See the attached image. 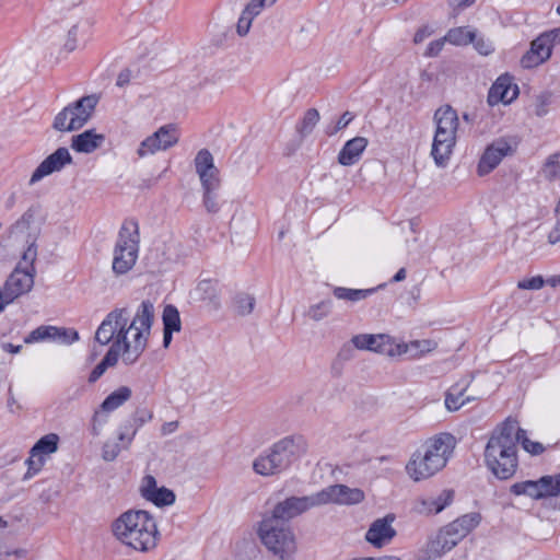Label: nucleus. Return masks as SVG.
I'll return each mask as SVG.
<instances>
[{
    "label": "nucleus",
    "mask_w": 560,
    "mask_h": 560,
    "mask_svg": "<svg viewBox=\"0 0 560 560\" xmlns=\"http://www.w3.org/2000/svg\"><path fill=\"white\" fill-rule=\"evenodd\" d=\"M154 322V306L143 301L135 313L127 307L110 311L95 332V341L109 345L110 351L127 365L135 364L145 351Z\"/></svg>",
    "instance_id": "obj_1"
},
{
    "label": "nucleus",
    "mask_w": 560,
    "mask_h": 560,
    "mask_svg": "<svg viewBox=\"0 0 560 560\" xmlns=\"http://www.w3.org/2000/svg\"><path fill=\"white\" fill-rule=\"evenodd\" d=\"M518 440L520 424L516 419H505L491 432L485 448V463L497 478L506 480L516 472Z\"/></svg>",
    "instance_id": "obj_2"
},
{
    "label": "nucleus",
    "mask_w": 560,
    "mask_h": 560,
    "mask_svg": "<svg viewBox=\"0 0 560 560\" xmlns=\"http://www.w3.org/2000/svg\"><path fill=\"white\" fill-rule=\"evenodd\" d=\"M110 529L122 546L143 553L153 551L161 538L155 518L144 510L121 513L113 521Z\"/></svg>",
    "instance_id": "obj_3"
},
{
    "label": "nucleus",
    "mask_w": 560,
    "mask_h": 560,
    "mask_svg": "<svg viewBox=\"0 0 560 560\" xmlns=\"http://www.w3.org/2000/svg\"><path fill=\"white\" fill-rule=\"evenodd\" d=\"M454 447L455 439L450 433H440L427 439L406 463L407 476L415 482L432 478L446 466Z\"/></svg>",
    "instance_id": "obj_4"
},
{
    "label": "nucleus",
    "mask_w": 560,
    "mask_h": 560,
    "mask_svg": "<svg viewBox=\"0 0 560 560\" xmlns=\"http://www.w3.org/2000/svg\"><path fill=\"white\" fill-rule=\"evenodd\" d=\"M481 520L480 513L470 512L448 523L419 550L418 560L441 558L469 535L480 524Z\"/></svg>",
    "instance_id": "obj_5"
},
{
    "label": "nucleus",
    "mask_w": 560,
    "mask_h": 560,
    "mask_svg": "<svg viewBox=\"0 0 560 560\" xmlns=\"http://www.w3.org/2000/svg\"><path fill=\"white\" fill-rule=\"evenodd\" d=\"M307 450L302 436H288L259 455L253 463V469L260 476H273L284 470L292 460L303 455Z\"/></svg>",
    "instance_id": "obj_6"
},
{
    "label": "nucleus",
    "mask_w": 560,
    "mask_h": 560,
    "mask_svg": "<svg viewBox=\"0 0 560 560\" xmlns=\"http://www.w3.org/2000/svg\"><path fill=\"white\" fill-rule=\"evenodd\" d=\"M435 133L431 155L438 166H445L456 144V132L459 125L458 115L451 106H442L434 114Z\"/></svg>",
    "instance_id": "obj_7"
},
{
    "label": "nucleus",
    "mask_w": 560,
    "mask_h": 560,
    "mask_svg": "<svg viewBox=\"0 0 560 560\" xmlns=\"http://www.w3.org/2000/svg\"><path fill=\"white\" fill-rule=\"evenodd\" d=\"M262 545L279 560H292L296 552L295 536L291 527L275 517L266 515L258 526Z\"/></svg>",
    "instance_id": "obj_8"
},
{
    "label": "nucleus",
    "mask_w": 560,
    "mask_h": 560,
    "mask_svg": "<svg viewBox=\"0 0 560 560\" xmlns=\"http://www.w3.org/2000/svg\"><path fill=\"white\" fill-rule=\"evenodd\" d=\"M97 103L95 95H88L69 104L55 116L52 128L61 132L81 129L93 116Z\"/></svg>",
    "instance_id": "obj_9"
},
{
    "label": "nucleus",
    "mask_w": 560,
    "mask_h": 560,
    "mask_svg": "<svg viewBox=\"0 0 560 560\" xmlns=\"http://www.w3.org/2000/svg\"><path fill=\"white\" fill-rule=\"evenodd\" d=\"M139 233L133 225H124L113 252L112 269L117 275L130 271L138 259Z\"/></svg>",
    "instance_id": "obj_10"
},
{
    "label": "nucleus",
    "mask_w": 560,
    "mask_h": 560,
    "mask_svg": "<svg viewBox=\"0 0 560 560\" xmlns=\"http://www.w3.org/2000/svg\"><path fill=\"white\" fill-rule=\"evenodd\" d=\"M36 248L31 244L23 254L22 261L11 272L4 283V295L8 304L13 300L27 293L34 284V267L33 262L36 258Z\"/></svg>",
    "instance_id": "obj_11"
},
{
    "label": "nucleus",
    "mask_w": 560,
    "mask_h": 560,
    "mask_svg": "<svg viewBox=\"0 0 560 560\" xmlns=\"http://www.w3.org/2000/svg\"><path fill=\"white\" fill-rule=\"evenodd\" d=\"M179 141V132L174 124L161 126L155 132L143 139L138 149L137 155L143 159L160 151H166Z\"/></svg>",
    "instance_id": "obj_12"
},
{
    "label": "nucleus",
    "mask_w": 560,
    "mask_h": 560,
    "mask_svg": "<svg viewBox=\"0 0 560 560\" xmlns=\"http://www.w3.org/2000/svg\"><path fill=\"white\" fill-rule=\"evenodd\" d=\"M320 505L318 492L305 497H291L279 502L269 516L287 523L291 518Z\"/></svg>",
    "instance_id": "obj_13"
},
{
    "label": "nucleus",
    "mask_w": 560,
    "mask_h": 560,
    "mask_svg": "<svg viewBox=\"0 0 560 560\" xmlns=\"http://www.w3.org/2000/svg\"><path fill=\"white\" fill-rule=\"evenodd\" d=\"M59 436L56 433H49L42 436L30 451L26 459L27 471L24 479L32 478L39 472L46 463V457L58 450Z\"/></svg>",
    "instance_id": "obj_14"
},
{
    "label": "nucleus",
    "mask_w": 560,
    "mask_h": 560,
    "mask_svg": "<svg viewBox=\"0 0 560 560\" xmlns=\"http://www.w3.org/2000/svg\"><path fill=\"white\" fill-rule=\"evenodd\" d=\"M354 348L395 357L396 341L387 334H359L351 338Z\"/></svg>",
    "instance_id": "obj_15"
},
{
    "label": "nucleus",
    "mask_w": 560,
    "mask_h": 560,
    "mask_svg": "<svg viewBox=\"0 0 560 560\" xmlns=\"http://www.w3.org/2000/svg\"><path fill=\"white\" fill-rule=\"evenodd\" d=\"M72 163V156L67 148H58L49 154L32 173L28 185L33 186L52 173L60 172L66 165Z\"/></svg>",
    "instance_id": "obj_16"
},
{
    "label": "nucleus",
    "mask_w": 560,
    "mask_h": 560,
    "mask_svg": "<svg viewBox=\"0 0 560 560\" xmlns=\"http://www.w3.org/2000/svg\"><path fill=\"white\" fill-rule=\"evenodd\" d=\"M320 504H358L364 500V492L359 488L345 485L329 486L318 492Z\"/></svg>",
    "instance_id": "obj_17"
},
{
    "label": "nucleus",
    "mask_w": 560,
    "mask_h": 560,
    "mask_svg": "<svg viewBox=\"0 0 560 560\" xmlns=\"http://www.w3.org/2000/svg\"><path fill=\"white\" fill-rule=\"evenodd\" d=\"M137 434V428L131 423L121 424L115 440H107L102 448V457L106 462L115 460L122 450H128Z\"/></svg>",
    "instance_id": "obj_18"
},
{
    "label": "nucleus",
    "mask_w": 560,
    "mask_h": 560,
    "mask_svg": "<svg viewBox=\"0 0 560 560\" xmlns=\"http://www.w3.org/2000/svg\"><path fill=\"white\" fill-rule=\"evenodd\" d=\"M394 521L393 514L375 520L365 533V540L375 548L388 545L396 536V529L393 527Z\"/></svg>",
    "instance_id": "obj_19"
},
{
    "label": "nucleus",
    "mask_w": 560,
    "mask_h": 560,
    "mask_svg": "<svg viewBox=\"0 0 560 560\" xmlns=\"http://www.w3.org/2000/svg\"><path fill=\"white\" fill-rule=\"evenodd\" d=\"M455 493L451 489H444L436 495H420L413 502V511L420 515H435L451 505Z\"/></svg>",
    "instance_id": "obj_20"
},
{
    "label": "nucleus",
    "mask_w": 560,
    "mask_h": 560,
    "mask_svg": "<svg viewBox=\"0 0 560 560\" xmlns=\"http://www.w3.org/2000/svg\"><path fill=\"white\" fill-rule=\"evenodd\" d=\"M79 339L77 330L71 328H58L56 326L43 325L32 330L25 338V343H35L40 341H60L63 343H72Z\"/></svg>",
    "instance_id": "obj_21"
},
{
    "label": "nucleus",
    "mask_w": 560,
    "mask_h": 560,
    "mask_svg": "<svg viewBox=\"0 0 560 560\" xmlns=\"http://www.w3.org/2000/svg\"><path fill=\"white\" fill-rule=\"evenodd\" d=\"M512 153L510 143L504 139H499L487 147L483 154L481 155L478 166L477 174L485 176L491 173L502 161V159Z\"/></svg>",
    "instance_id": "obj_22"
},
{
    "label": "nucleus",
    "mask_w": 560,
    "mask_h": 560,
    "mask_svg": "<svg viewBox=\"0 0 560 560\" xmlns=\"http://www.w3.org/2000/svg\"><path fill=\"white\" fill-rule=\"evenodd\" d=\"M551 44L540 34L530 43L529 49L521 58V66L525 69L538 67L551 57Z\"/></svg>",
    "instance_id": "obj_23"
},
{
    "label": "nucleus",
    "mask_w": 560,
    "mask_h": 560,
    "mask_svg": "<svg viewBox=\"0 0 560 560\" xmlns=\"http://www.w3.org/2000/svg\"><path fill=\"white\" fill-rule=\"evenodd\" d=\"M518 89L513 84L512 78L508 74L501 75L491 86L488 94V103L491 106L499 103L509 104L516 98Z\"/></svg>",
    "instance_id": "obj_24"
},
{
    "label": "nucleus",
    "mask_w": 560,
    "mask_h": 560,
    "mask_svg": "<svg viewBox=\"0 0 560 560\" xmlns=\"http://www.w3.org/2000/svg\"><path fill=\"white\" fill-rule=\"evenodd\" d=\"M141 494L158 506L171 505L175 501V494L165 487H158L152 476H145L141 485Z\"/></svg>",
    "instance_id": "obj_25"
},
{
    "label": "nucleus",
    "mask_w": 560,
    "mask_h": 560,
    "mask_svg": "<svg viewBox=\"0 0 560 560\" xmlns=\"http://www.w3.org/2000/svg\"><path fill=\"white\" fill-rule=\"evenodd\" d=\"M104 141L105 136L103 133H97L94 129H89L72 137L71 148L79 153L89 154L100 149Z\"/></svg>",
    "instance_id": "obj_26"
},
{
    "label": "nucleus",
    "mask_w": 560,
    "mask_h": 560,
    "mask_svg": "<svg viewBox=\"0 0 560 560\" xmlns=\"http://www.w3.org/2000/svg\"><path fill=\"white\" fill-rule=\"evenodd\" d=\"M368 144L369 141L364 137H354L348 140L338 154V163L343 166L355 164L360 160Z\"/></svg>",
    "instance_id": "obj_27"
},
{
    "label": "nucleus",
    "mask_w": 560,
    "mask_h": 560,
    "mask_svg": "<svg viewBox=\"0 0 560 560\" xmlns=\"http://www.w3.org/2000/svg\"><path fill=\"white\" fill-rule=\"evenodd\" d=\"M438 347V343L431 339L413 340L410 342H400L395 346V357L409 354L410 358H420L429 352H432Z\"/></svg>",
    "instance_id": "obj_28"
},
{
    "label": "nucleus",
    "mask_w": 560,
    "mask_h": 560,
    "mask_svg": "<svg viewBox=\"0 0 560 560\" xmlns=\"http://www.w3.org/2000/svg\"><path fill=\"white\" fill-rule=\"evenodd\" d=\"M163 346L167 348L172 341L173 332H178L182 328V322L178 310L173 305H166L163 310Z\"/></svg>",
    "instance_id": "obj_29"
},
{
    "label": "nucleus",
    "mask_w": 560,
    "mask_h": 560,
    "mask_svg": "<svg viewBox=\"0 0 560 560\" xmlns=\"http://www.w3.org/2000/svg\"><path fill=\"white\" fill-rule=\"evenodd\" d=\"M376 288L370 289H350L345 287H336L332 290V294L336 299L347 301L350 303H357L363 301L374 294Z\"/></svg>",
    "instance_id": "obj_30"
},
{
    "label": "nucleus",
    "mask_w": 560,
    "mask_h": 560,
    "mask_svg": "<svg viewBox=\"0 0 560 560\" xmlns=\"http://www.w3.org/2000/svg\"><path fill=\"white\" fill-rule=\"evenodd\" d=\"M131 389L127 386H120L109 394L101 405V409L110 412L122 406L131 397Z\"/></svg>",
    "instance_id": "obj_31"
},
{
    "label": "nucleus",
    "mask_w": 560,
    "mask_h": 560,
    "mask_svg": "<svg viewBox=\"0 0 560 560\" xmlns=\"http://www.w3.org/2000/svg\"><path fill=\"white\" fill-rule=\"evenodd\" d=\"M511 492L515 495H527L534 500L544 498L539 479L516 482L511 487Z\"/></svg>",
    "instance_id": "obj_32"
},
{
    "label": "nucleus",
    "mask_w": 560,
    "mask_h": 560,
    "mask_svg": "<svg viewBox=\"0 0 560 560\" xmlns=\"http://www.w3.org/2000/svg\"><path fill=\"white\" fill-rule=\"evenodd\" d=\"M475 38L476 32L463 26L451 28L445 35L446 42L455 46H466L475 42Z\"/></svg>",
    "instance_id": "obj_33"
},
{
    "label": "nucleus",
    "mask_w": 560,
    "mask_h": 560,
    "mask_svg": "<svg viewBox=\"0 0 560 560\" xmlns=\"http://www.w3.org/2000/svg\"><path fill=\"white\" fill-rule=\"evenodd\" d=\"M466 386L459 387V385L452 386L445 396V406L450 411H456L466 402H469L472 398L464 397Z\"/></svg>",
    "instance_id": "obj_34"
},
{
    "label": "nucleus",
    "mask_w": 560,
    "mask_h": 560,
    "mask_svg": "<svg viewBox=\"0 0 560 560\" xmlns=\"http://www.w3.org/2000/svg\"><path fill=\"white\" fill-rule=\"evenodd\" d=\"M318 121V110L315 108H310L305 112L302 120L299 122L296 127V130L302 137H306L312 133Z\"/></svg>",
    "instance_id": "obj_35"
},
{
    "label": "nucleus",
    "mask_w": 560,
    "mask_h": 560,
    "mask_svg": "<svg viewBox=\"0 0 560 560\" xmlns=\"http://www.w3.org/2000/svg\"><path fill=\"white\" fill-rule=\"evenodd\" d=\"M331 313V301L324 300L311 305L305 312V316L313 322H320Z\"/></svg>",
    "instance_id": "obj_36"
},
{
    "label": "nucleus",
    "mask_w": 560,
    "mask_h": 560,
    "mask_svg": "<svg viewBox=\"0 0 560 560\" xmlns=\"http://www.w3.org/2000/svg\"><path fill=\"white\" fill-rule=\"evenodd\" d=\"M118 359L119 358L115 354V352L110 351L108 349V351L105 354V357L103 358V360L91 372V374L89 376V381L91 383L96 382L105 373V371L108 368L114 366V365L117 364Z\"/></svg>",
    "instance_id": "obj_37"
},
{
    "label": "nucleus",
    "mask_w": 560,
    "mask_h": 560,
    "mask_svg": "<svg viewBox=\"0 0 560 560\" xmlns=\"http://www.w3.org/2000/svg\"><path fill=\"white\" fill-rule=\"evenodd\" d=\"M233 306L238 315L245 316L253 312L255 298L247 293H238L233 300Z\"/></svg>",
    "instance_id": "obj_38"
},
{
    "label": "nucleus",
    "mask_w": 560,
    "mask_h": 560,
    "mask_svg": "<svg viewBox=\"0 0 560 560\" xmlns=\"http://www.w3.org/2000/svg\"><path fill=\"white\" fill-rule=\"evenodd\" d=\"M544 498L557 497L560 493V472L556 476L539 478Z\"/></svg>",
    "instance_id": "obj_39"
},
{
    "label": "nucleus",
    "mask_w": 560,
    "mask_h": 560,
    "mask_svg": "<svg viewBox=\"0 0 560 560\" xmlns=\"http://www.w3.org/2000/svg\"><path fill=\"white\" fill-rule=\"evenodd\" d=\"M553 102V96L549 92L537 95L533 103V112L537 117H544L549 113V108Z\"/></svg>",
    "instance_id": "obj_40"
},
{
    "label": "nucleus",
    "mask_w": 560,
    "mask_h": 560,
    "mask_svg": "<svg viewBox=\"0 0 560 560\" xmlns=\"http://www.w3.org/2000/svg\"><path fill=\"white\" fill-rule=\"evenodd\" d=\"M194 164L197 174L208 172L211 168H217L212 154L206 149H202L197 153Z\"/></svg>",
    "instance_id": "obj_41"
},
{
    "label": "nucleus",
    "mask_w": 560,
    "mask_h": 560,
    "mask_svg": "<svg viewBox=\"0 0 560 560\" xmlns=\"http://www.w3.org/2000/svg\"><path fill=\"white\" fill-rule=\"evenodd\" d=\"M219 189L220 188L202 189V202L209 213H218L220 210Z\"/></svg>",
    "instance_id": "obj_42"
},
{
    "label": "nucleus",
    "mask_w": 560,
    "mask_h": 560,
    "mask_svg": "<svg viewBox=\"0 0 560 560\" xmlns=\"http://www.w3.org/2000/svg\"><path fill=\"white\" fill-rule=\"evenodd\" d=\"M199 180L201 183L202 189L206 188H220L221 180L219 176V170L218 168H211L208 172H203L201 174H198Z\"/></svg>",
    "instance_id": "obj_43"
},
{
    "label": "nucleus",
    "mask_w": 560,
    "mask_h": 560,
    "mask_svg": "<svg viewBox=\"0 0 560 560\" xmlns=\"http://www.w3.org/2000/svg\"><path fill=\"white\" fill-rule=\"evenodd\" d=\"M518 443H521L523 448L527 453H529L532 455H539V454H541L545 451V447H544V445L541 443L534 442V441L529 440L526 436L525 430H523L521 428H520V440H518Z\"/></svg>",
    "instance_id": "obj_44"
},
{
    "label": "nucleus",
    "mask_w": 560,
    "mask_h": 560,
    "mask_svg": "<svg viewBox=\"0 0 560 560\" xmlns=\"http://www.w3.org/2000/svg\"><path fill=\"white\" fill-rule=\"evenodd\" d=\"M544 174L549 179L560 176V154H553L547 160L544 167Z\"/></svg>",
    "instance_id": "obj_45"
},
{
    "label": "nucleus",
    "mask_w": 560,
    "mask_h": 560,
    "mask_svg": "<svg viewBox=\"0 0 560 560\" xmlns=\"http://www.w3.org/2000/svg\"><path fill=\"white\" fill-rule=\"evenodd\" d=\"M475 49L482 56H489L494 51V45L493 43L483 36H477L475 38V42H472Z\"/></svg>",
    "instance_id": "obj_46"
},
{
    "label": "nucleus",
    "mask_w": 560,
    "mask_h": 560,
    "mask_svg": "<svg viewBox=\"0 0 560 560\" xmlns=\"http://www.w3.org/2000/svg\"><path fill=\"white\" fill-rule=\"evenodd\" d=\"M545 285V279L541 276L522 279L517 282L521 290H540Z\"/></svg>",
    "instance_id": "obj_47"
},
{
    "label": "nucleus",
    "mask_w": 560,
    "mask_h": 560,
    "mask_svg": "<svg viewBox=\"0 0 560 560\" xmlns=\"http://www.w3.org/2000/svg\"><path fill=\"white\" fill-rule=\"evenodd\" d=\"M34 221V212L32 210H27L21 219L14 224L12 232L14 234L23 233L24 231L28 230L31 224Z\"/></svg>",
    "instance_id": "obj_48"
},
{
    "label": "nucleus",
    "mask_w": 560,
    "mask_h": 560,
    "mask_svg": "<svg viewBox=\"0 0 560 560\" xmlns=\"http://www.w3.org/2000/svg\"><path fill=\"white\" fill-rule=\"evenodd\" d=\"M254 19L242 11V14L236 24V33L240 36L248 34Z\"/></svg>",
    "instance_id": "obj_49"
},
{
    "label": "nucleus",
    "mask_w": 560,
    "mask_h": 560,
    "mask_svg": "<svg viewBox=\"0 0 560 560\" xmlns=\"http://www.w3.org/2000/svg\"><path fill=\"white\" fill-rule=\"evenodd\" d=\"M445 43V36L443 38L431 42L424 51V56L429 58L436 57L442 51Z\"/></svg>",
    "instance_id": "obj_50"
},
{
    "label": "nucleus",
    "mask_w": 560,
    "mask_h": 560,
    "mask_svg": "<svg viewBox=\"0 0 560 560\" xmlns=\"http://www.w3.org/2000/svg\"><path fill=\"white\" fill-rule=\"evenodd\" d=\"M264 8H266V5L261 0H250L243 12L255 19Z\"/></svg>",
    "instance_id": "obj_51"
},
{
    "label": "nucleus",
    "mask_w": 560,
    "mask_h": 560,
    "mask_svg": "<svg viewBox=\"0 0 560 560\" xmlns=\"http://www.w3.org/2000/svg\"><path fill=\"white\" fill-rule=\"evenodd\" d=\"M354 118V115L350 112H345L338 119L335 130L331 133H336L339 130L346 128Z\"/></svg>",
    "instance_id": "obj_52"
},
{
    "label": "nucleus",
    "mask_w": 560,
    "mask_h": 560,
    "mask_svg": "<svg viewBox=\"0 0 560 560\" xmlns=\"http://www.w3.org/2000/svg\"><path fill=\"white\" fill-rule=\"evenodd\" d=\"M432 33H433V31L427 25L420 27L413 36V43L420 44V43L424 42L427 38H429L432 35Z\"/></svg>",
    "instance_id": "obj_53"
},
{
    "label": "nucleus",
    "mask_w": 560,
    "mask_h": 560,
    "mask_svg": "<svg viewBox=\"0 0 560 560\" xmlns=\"http://www.w3.org/2000/svg\"><path fill=\"white\" fill-rule=\"evenodd\" d=\"M541 35L546 37L552 48L555 45L560 44V27L544 32Z\"/></svg>",
    "instance_id": "obj_54"
},
{
    "label": "nucleus",
    "mask_w": 560,
    "mask_h": 560,
    "mask_svg": "<svg viewBox=\"0 0 560 560\" xmlns=\"http://www.w3.org/2000/svg\"><path fill=\"white\" fill-rule=\"evenodd\" d=\"M77 31L78 27L73 26L68 33V39L65 43L67 51H73L77 48Z\"/></svg>",
    "instance_id": "obj_55"
},
{
    "label": "nucleus",
    "mask_w": 560,
    "mask_h": 560,
    "mask_svg": "<svg viewBox=\"0 0 560 560\" xmlns=\"http://www.w3.org/2000/svg\"><path fill=\"white\" fill-rule=\"evenodd\" d=\"M548 242L551 245L560 242V219H558L552 230L548 233Z\"/></svg>",
    "instance_id": "obj_56"
},
{
    "label": "nucleus",
    "mask_w": 560,
    "mask_h": 560,
    "mask_svg": "<svg viewBox=\"0 0 560 560\" xmlns=\"http://www.w3.org/2000/svg\"><path fill=\"white\" fill-rule=\"evenodd\" d=\"M178 429V421L165 422L161 428L162 435L174 433Z\"/></svg>",
    "instance_id": "obj_57"
},
{
    "label": "nucleus",
    "mask_w": 560,
    "mask_h": 560,
    "mask_svg": "<svg viewBox=\"0 0 560 560\" xmlns=\"http://www.w3.org/2000/svg\"><path fill=\"white\" fill-rule=\"evenodd\" d=\"M1 348L3 351L5 352H10V353H19L22 349V346L18 345V346H14L12 343H9V342H3L1 345Z\"/></svg>",
    "instance_id": "obj_58"
},
{
    "label": "nucleus",
    "mask_w": 560,
    "mask_h": 560,
    "mask_svg": "<svg viewBox=\"0 0 560 560\" xmlns=\"http://www.w3.org/2000/svg\"><path fill=\"white\" fill-rule=\"evenodd\" d=\"M545 283H547L548 285H550L552 288H557L560 285V276L555 275V276L548 278L547 280H545Z\"/></svg>",
    "instance_id": "obj_59"
},
{
    "label": "nucleus",
    "mask_w": 560,
    "mask_h": 560,
    "mask_svg": "<svg viewBox=\"0 0 560 560\" xmlns=\"http://www.w3.org/2000/svg\"><path fill=\"white\" fill-rule=\"evenodd\" d=\"M405 279H406V270H405V268H400V269L396 272V275L394 276L393 281H394V282H399V281H402V280H405Z\"/></svg>",
    "instance_id": "obj_60"
},
{
    "label": "nucleus",
    "mask_w": 560,
    "mask_h": 560,
    "mask_svg": "<svg viewBox=\"0 0 560 560\" xmlns=\"http://www.w3.org/2000/svg\"><path fill=\"white\" fill-rule=\"evenodd\" d=\"M474 3H475V0H458L456 5L459 9H465V8H468V7L472 5Z\"/></svg>",
    "instance_id": "obj_61"
},
{
    "label": "nucleus",
    "mask_w": 560,
    "mask_h": 560,
    "mask_svg": "<svg viewBox=\"0 0 560 560\" xmlns=\"http://www.w3.org/2000/svg\"><path fill=\"white\" fill-rule=\"evenodd\" d=\"M97 423L101 424V418H100V413L96 412L95 416H94V419H93V433L94 434H98L100 431L97 430Z\"/></svg>",
    "instance_id": "obj_62"
},
{
    "label": "nucleus",
    "mask_w": 560,
    "mask_h": 560,
    "mask_svg": "<svg viewBox=\"0 0 560 560\" xmlns=\"http://www.w3.org/2000/svg\"><path fill=\"white\" fill-rule=\"evenodd\" d=\"M208 290H213L212 285L210 282L208 281H205V282H201L199 285H198V291H205L207 292Z\"/></svg>",
    "instance_id": "obj_63"
},
{
    "label": "nucleus",
    "mask_w": 560,
    "mask_h": 560,
    "mask_svg": "<svg viewBox=\"0 0 560 560\" xmlns=\"http://www.w3.org/2000/svg\"><path fill=\"white\" fill-rule=\"evenodd\" d=\"M374 560H401V559L396 556H382L380 558H374Z\"/></svg>",
    "instance_id": "obj_64"
}]
</instances>
